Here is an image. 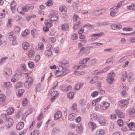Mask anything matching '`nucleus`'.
Here are the masks:
<instances>
[{
    "label": "nucleus",
    "mask_w": 135,
    "mask_h": 135,
    "mask_svg": "<svg viewBox=\"0 0 135 135\" xmlns=\"http://www.w3.org/2000/svg\"><path fill=\"white\" fill-rule=\"evenodd\" d=\"M133 75L132 73H129L127 75L126 71H124L122 74L121 79L123 81H124L126 78H127L130 81H132L134 80Z\"/></svg>",
    "instance_id": "1"
},
{
    "label": "nucleus",
    "mask_w": 135,
    "mask_h": 135,
    "mask_svg": "<svg viewBox=\"0 0 135 135\" xmlns=\"http://www.w3.org/2000/svg\"><path fill=\"white\" fill-rule=\"evenodd\" d=\"M57 13L55 11H52L49 16V17L51 21H55L59 19L57 15Z\"/></svg>",
    "instance_id": "2"
},
{
    "label": "nucleus",
    "mask_w": 135,
    "mask_h": 135,
    "mask_svg": "<svg viewBox=\"0 0 135 135\" xmlns=\"http://www.w3.org/2000/svg\"><path fill=\"white\" fill-rule=\"evenodd\" d=\"M106 9L105 8H103L100 10H96L93 12L92 13L95 16L101 15L105 12Z\"/></svg>",
    "instance_id": "3"
},
{
    "label": "nucleus",
    "mask_w": 135,
    "mask_h": 135,
    "mask_svg": "<svg viewBox=\"0 0 135 135\" xmlns=\"http://www.w3.org/2000/svg\"><path fill=\"white\" fill-rule=\"evenodd\" d=\"M126 89V87L125 84H122L120 85L119 89L120 93H122L123 96L126 95V92L125 91Z\"/></svg>",
    "instance_id": "4"
},
{
    "label": "nucleus",
    "mask_w": 135,
    "mask_h": 135,
    "mask_svg": "<svg viewBox=\"0 0 135 135\" xmlns=\"http://www.w3.org/2000/svg\"><path fill=\"white\" fill-rule=\"evenodd\" d=\"M104 32H102L97 34H93L91 35V36L93 37L91 39V40L93 41L97 39L99 37L101 36L103 34Z\"/></svg>",
    "instance_id": "5"
},
{
    "label": "nucleus",
    "mask_w": 135,
    "mask_h": 135,
    "mask_svg": "<svg viewBox=\"0 0 135 135\" xmlns=\"http://www.w3.org/2000/svg\"><path fill=\"white\" fill-rule=\"evenodd\" d=\"M129 101L128 100H121L118 102L119 105L121 107H124L129 103Z\"/></svg>",
    "instance_id": "6"
},
{
    "label": "nucleus",
    "mask_w": 135,
    "mask_h": 135,
    "mask_svg": "<svg viewBox=\"0 0 135 135\" xmlns=\"http://www.w3.org/2000/svg\"><path fill=\"white\" fill-rule=\"evenodd\" d=\"M6 97L5 95L2 94H0V104L3 105H5Z\"/></svg>",
    "instance_id": "7"
},
{
    "label": "nucleus",
    "mask_w": 135,
    "mask_h": 135,
    "mask_svg": "<svg viewBox=\"0 0 135 135\" xmlns=\"http://www.w3.org/2000/svg\"><path fill=\"white\" fill-rule=\"evenodd\" d=\"M90 51V50H89V48L88 47H83L80 49L79 54L80 52L82 51H83L84 53L85 54H88L89 53Z\"/></svg>",
    "instance_id": "8"
},
{
    "label": "nucleus",
    "mask_w": 135,
    "mask_h": 135,
    "mask_svg": "<svg viewBox=\"0 0 135 135\" xmlns=\"http://www.w3.org/2000/svg\"><path fill=\"white\" fill-rule=\"evenodd\" d=\"M6 120L7 122V123L6 125L7 127L9 128L12 126L13 124V119L10 118L6 119Z\"/></svg>",
    "instance_id": "9"
},
{
    "label": "nucleus",
    "mask_w": 135,
    "mask_h": 135,
    "mask_svg": "<svg viewBox=\"0 0 135 135\" xmlns=\"http://www.w3.org/2000/svg\"><path fill=\"white\" fill-rule=\"evenodd\" d=\"M115 112L118 116L119 117L121 118H123L124 117V114L119 110L117 109L115 111Z\"/></svg>",
    "instance_id": "10"
},
{
    "label": "nucleus",
    "mask_w": 135,
    "mask_h": 135,
    "mask_svg": "<svg viewBox=\"0 0 135 135\" xmlns=\"http://www.w3.org/2000/svg\"><path fill=\"white\" fill-rule=\"evenodd\" d=\"M105 132L104 130L100 129L97 130L95 133L94 135H103Z\"/></svg>",
    "instance_id": "11"
},
{
    "label": "nucleus",
    "mask_w": 135,
    "mask_h": 135,
    "mask_svg": "<svg viewBox=\"0 0 135 135\" xmlns=\"http://www.w3.org/2000/svg\"><path fill=\"white\" fill-rule=\"evenodd\" d=\"M109 104L106 102H103L102 105H100L101 109H105L107 108L109 106Z\"/></svg>",
    "instance_id": "12"
},
{
    "label": "nucleus",
    "mask_w": 135,
    "mask_h": 135,
    "mask_svg": "<svg viewBox=\"0 0 135 135\" xmlns=\"http://www.w3.org/2000/svg\"><path fill=\"white\" fill-rule=\"evenodd\" d=\"M62 116V113L60 111H58L55 113L54 117L55 120H57L61 117Z\"/></svg>",
    "instance_id": "13"
},
{
    "label": "nucleus",
    "mask_w": 135,
    "mask_h": 135,
    "mask_svg": "<svg viewBox=\"0 0 135 135\" xmlns=\"http://www.w3.org/2000/svg\"><path fill=\"white\" fill-rule=\"evenodd\" d=\"M24 126V123L23 122L18 123L16 126V128L18 130H20L22 129Z\"/></svg>",
    "instance_id": "14"
},
{
    "label": "nucleus",
    "mask_w": 135,
    "mask_h": 135,
    "mask_svg": "<svg viewBox=\"0 0 135 135\" xmlns=\"http://www.w3.org/2000/svg\"><path fill=\"white\" fill-rule=\"evenodd\" d=\"M61 30L63 31H67L69 30V25L66 23L61 25Z\"/></svg>",
    "instance_id": "15"
},
{
    "label": "nucleus",
    "mask_w": 135,
    "mask_h": 135,
    "mask_svg": "<svg viewBox=\"0 0 135 135\" xmlns=\"http://www.w3.org/2000/svg\"><path fill=\"white\" fill-rule=\"evenodd\" d=\"M18 74H15L12 76L11 79V81L13 82H15L17 81L18 80Z\"/></svg>",
    "instance_id": "16"
},
{
    "label": "nucleus",
    "mask_w": 135,
    "mask_h": 135,
    "mask_svg": "<svg viewBox=\"0 0 135 135\" xmlns=\"http://www.w3.org/2000/svg\"><path fill=\"white\" fill-rule=\"evenodd\" d=\"M14 32H12L9 33H8V38L10 40L15 39V38L14 37Z\"/></svg>",
    "instance_id": "17"
},
{
    "label": "nucleus",
    "mask_w": 135,
    "mask_h": 135,
    "mask_svg": "<svg viewBox=\"0 0 135 135\" xmlns=\"http://www.w3.org/2000/svg\"><path fill=\"white\" fill-rule=\"evenodd\" d=\"M98 122L101 126H104L105 124V120L102 117L98 118Z\"/></svg>",
    "instance_id": "18"
},
{
    "label": "nucleus",
    "mask_w": 135,
    "mask_h": 135,
    "mask_svg": "<svg viewBox=\"0 0 135 135\" xmlns=\"http://www.w3.org/2000/svg\"><path fill=\"white\" fill-rule=\"evenodd\" d=\"M89 127L91 130H94L96 127V125L93 122H90L88 123Z\"/></svg>",
    "instance_id": "19"
},
{
    "label": "nucleus",
    "mask_w": 135,
    "mask_h": 135,
    "mask_svg": "<svg viewBox=\"0 0 135 135\" xmlns=\"http://www.w3.org/2000/svg\"><path fill=\"white\" fill-rule=\"evenodd\" d=\"M12 70L9 68L5 69L4 70V73L6 75H10L12 74Z\"/></svg>",
    "instance_id": "20"
},
{
    "label": "nucleus",
    "mask_w": 135,
    "mask_h": 135,
    "mask_svg": "<svg viewBox=\"0 0 135 135\" xmlns=\"http://www.w3.org/2000/svg\"><path fill=\"white\" fill-rule=\"evenodd\" d=\"M29 43L28 42H24L22 43V46L23 49L26 50L29 47Z\"/></svg>",
    "instance_id": "21"
},
{
    "label": "nucleus",
    "mask_w": 135,
    "mask_h": 135,
    "mask_svg": "<svg viewBox=\"0 0 135 135\" xmlns=\"http://www.w3.org/2000/svg\"><path fill=\"white\" fill-rule=\"evenodd\" d=\"M129 114L131 117L135 116V107L133 108L129 112Z\"/></svg>",
    "instance_id": "22"
},
{
    "label": "nucleus",
    "mask_w": 135,
    "mask_h": 135,
    "mask_svg": "<svg viewBox=\"0 0 135 135\" xmlns=\"http://www.w3.org/2000/svg\"><path fill=\"white\" fill-rule=\"evenodd\" d=\"M118 12V10L117 9L115 8L112 10L110 12V15L112 17L114 16L116 13Z\"/></svg>",
    "instance_id": "23"
},
{
    "label": "nucleus",
    "mask_w": 135,
    "mask_h": 135,
    "mask_svg": "<svg viewBox=\"0 0 135 135\" xmlns=\"http://www.w3.org/2000/svg\"><path fill=\"white\" fill-rule=\"evenodd\" d=\"M51 94L52 96H53L54 95L57 96L58 94V93L57 91H54L52 92V90L51 89L49 90V95L50 94Z\"/></svg>",
    "instance_id": "24"
},
{
    "label": "nucleus",
    "mask_w": 135,
    "mask_h": 135,
    "mask_svg": "<svg viewBox=\"0 0 135 135\" xmlns=\"http://www.w3.org/2000/svg\"><path fill=\"white\" fill-rule=\"evenodd\" d=\"M24 91V90L23 89H20L18 90L17 92V94L18 96L21 97Z\"/></svg>",
    "instance_id": "25"
},
{
    "label": "nucleus",
    "mask_w": 135,
    "mask_h": 135,
    "mask_svg": "<svg viewBox=\"0 0 135 135\" xmlns=\"http://www.w3.org/2000/svg\"><path fill=\"white\" fill-rule=\"evenodd\" d=\"M30 110H28L26 112L24 113L22 116V119H25L29 114L31 113Z\"/></svg>",
    "instance_id": "26"
},
{
    "label": "nucleus",
    "mask_w": 135,
    "mask_h": 135,
    "mask_svg": "<svg viewBox=\"0 0 135 135\" xmlns=\"http://www.w3.org/2000/svg\"><path fill=\"white\" fill-rule=\"evenodd\" d=\"M7 112L8 114L10 115L14 112V109L11 107H9L7 109Z\"/></svg>",
    "instance_id": "27"
},
{
    "label": "nucleus",
    "mask_w": 135,
    "mask_h": 135,
    "mask_svg": "<svg viewBox=\"0 0 135 135\" xmlns=\"http://www.w3.org/2000/svg\"><path fill=\"white\" fill-rule=\"evenodd\" d=\"M11 86V83L9 82L4 83L3 86L6 88H9Z\"/></svg>",
    "instance_id": "28"
},
{
    "label": "nucleus",
    "mask_w": 135,
    "mask_h": 135,
    "mask_svg": "<svg viewBox=\"0 0 135 135\" xmlns=\"http://www.w3.org/2000/svg\"><path fill=\"white\" fill-rule=\"evenodd\" d=\"M98 24L99 26H104L108 25L109 24V23L108 21H104L102 22L98 23Z\"/></svg>",
    "instance_id": "29"
},
{
    "label": "nucleus",
    "mask_w": 135,
    "mask_h": 135,
    "mask_svg": "<svg viewBox=\"0 0 135 135\" xmlns=\"http://www.w3.org/2000/svg\"><path fill=\"white\" fill-rule=\"evenodd\" d=\"M76 115L75 114L72 113L69 114L68 116V120L71 121H72L73 120V117H75Z\"/></svg>",
    "instance_id": "30"
},
{
    "label": "nucleus",
    "mask_w": 135,
    "mask_h": 135,
    "mask_svg": "<svg viewBox=\"0 0 135 135\" xmlns=\"http://www.w3.org/2000/svg\"><path fill=\"white\" fill-rule=\"evenodd\" d=\"M30 33V31L26 29L22 33V35L23 36H25L29 34Z\"/></svg>",
    "instance_id": "31"
},
{
    "label": "nucleus",
    "mask_w": 135,
    "mask_h": 135,
    "mask_svg": "<svg viewBox=\"0 0 135 135\" xmlns=\"http://www.w3.org/2000/svg\"><path fill=\"white\" fill-rule=\"evenodd\" d=\"M63 73V70H57L56 72L55 73L56 76H59L60 75H62Z\"/></svg>",
    "instance_id": "32"
},
{
    "label": "nucleus",
    "mask_w": 135,
    "mask_h": 135,
    "mask_svg": "<svg viewBox=\"0 0 135 135\" xmlns=\"http://www.w3.org/2000/svg\"><path fill=\"white\" fill-rule=\"evenodd\" d=\"M32 84L26 81L25 83V86L27 88H29L32 85Z\"/></svg>",
    "instance_id": "33"
},
{
    "label": "nucleus",
    "mask_w": 135,
    "mask_h": 135,
    "mask_svg": "<svg viewBox=\"0 0 135 135\" xmlns=\"http://www.w3.org/2000/svg\"><path fill=\"white\" fill-rule=\"evenodd\" d=\"M78 129L80 133H81L83 131V126L82 125L80 124H79L78 125Z\"/></svg>",
    "instance_id": "34"
},
{
    "label": "nucleus",
    "mask_w": 135,
    "mask_h": 135,
    "mask_svg": "<svg viewBox=\"0 0 135 135\" xmlns=\"http://www.w3.org/2000/svg\"><path fill=\"white\" fill-rule=\"evenodd\" d=\"M127 8L129 10L135 9V4H133L131 5L127 6Z\"/></svg>",
    "instance_id": "35"
},
{
    "label": "nucleus",
    "mask_w": 135,
    "mask_h": 135,
    "mask_svg": "<svg viewBox=\"0 0 135 135\" xmlns=\"http://www.w3.org/2000/svg\"><path fill=\"white\" fill-rule=\"evenodd\" d=\"M7 59V57H3L0 59V65H2L5 63L6 62V60Z\"/></svg>",
    "instance_id": "36"
},
{
    "label": "nucleus",
    "mask_w": 135,
    "mask_h": 135,
    "mask_svg": "<svg viewBox=\"0 0 135 135\" xmlns=\"http://www.w3.org/2000/svg\"><path fill=\"white\" fill-rule=\"evenodd\" d=\"M90 118L92 120H95L97 118V115L96 114H92L91 115Z\"/></svg>",
    "instance_id": "37"
},
{
    "label": "nucleus",
    "mask_w": 135,
    "mask_h": 135,
    "mask_svg": "<svg viewBox=\"0 0 135 135\" xmlns=\"http://www.w3.org/2000/svg\"><path fill=\"white\" fill-rule=\"evenodd\" d=\"M98 62V60L95 59H93L90 61L91 65H94L96 64Z\"/></svg>",
    "instance_id": "38"
},
{
    "label": "nucleus",
    "mask_w": 135,
    "mask_h": 135,
    "mask_svg": "<svg viewBox=\"0 0 135 135\" xmlns=\"http://www.w3.org/2000/svg\"><path fill=\"white\" fill-rule=\"evenodd\" d=\"M52 52L51 51L49 50H47L45 51V54L46 56H49L51 55Z\"/></svg>",
    "instance_id": "39"
},
{
    "label": "nucleus",
    "mask_w": 135,
    "mask_h": 135,
    "mask_svg": "<svg viewBox=\"0 0 135 135\" xmlns=\"http://www.w3.org/2000/svg\"><path fill=\"white\" fill-rule=\"evenodd\" d=\"M68 61L65 59H63L60 61V63L62 65H65L66 64H68Z\"/></svg>",
    "instance_id": "40"
},
{
    "label": "nucleus",
    "mask_w": 135,
    "mask_h": 135,
    "mask_svg": "<svg viewBox=\"0 0 135 135\" xmlns=\"http://www.w3.org/2000/svg\"><path fill=\"white\" fill-rule=\"evenodd\" d=\"M74 95V92H70L68 94L67 97L69 99H71L73 98Z\"/></svg>",
    "instance_id": "41"
},
{
    "label": "nucleus",
    "mask_w": 135,
    "mask_h": 135,
    "mask_svg": "<svg viewBox=\"0 0 135 135\" xmlns=\"http://www.w3.org/2000/svg\"><path fill=\"white\" fill-rule=\"evenodd\" d=\"M115 75V73L113 71H111L108 75V77H110L111 78H114Z\"/></svg>",
    "instance_id": "42"
},
{
    "label": "nucleus",
    "mask_w": 135,
    "mask_h": 135,
    "mask_svg": "<svg viewBox=\"0 0 135 135\" xmlns=\"http://www.w3.org/2000/svg\"><path fill=\"white\" fill-rule=\"evenodd\" d=\"M114 80V78H111L110 77H108L107 79V81L108 83H112Z\"/></svg>",
    "instance_id": "43"
},
{
    "label": "nucleus",
    "mask_w": 135,
    "mask_h": 135,
    "mask_svg": "<svg viewBox=\"0 0 135 135\" xmlns=\"http://www.w3.org/2000/svg\"><path fill=\"white\" fill-rule=\"evenodd\" d=\"M28 65L29 68H34V64L33 62L29 61L28 63Z\"/></svg>",
    "instance_id": "44"
},
{
    "label": "nucleus",
    "mask_w": 135,
    "mask_h": 135,
    "mask_svg": "<svg viewBox=\"0 0 135 135\" xmlns=\"http://www.w3.org/2000/svg\"><path fill=\"white\" fill-rule=\"evenodd\" d=\"M117 123L118 125L120 127L122 126L123 125L122 120L121 119H119L118 120Z\"/></svg>",
    "instance_id": "45"
},
{
    "label": "nucleus",
    "mask_w": 135,
    "mask_h": 135,
    "mask_svg": "<svg viewBox=\"0 0 135 135\" xmlns=\"http://www.w3.org/2000/svg\"><path fill=\"white\" fill-rule=\"evenodd\" d=\"M71 109L73 110H75L77 109V105L75 103L73 104L71 107Z\"/></svg>",
    "instance_id": "46"
},
{
    "label": "nucleus",
    "mask_w": 135,
    "mask_h": 135,
    "mask_svg": "<svg viewBox=\"0 0 135 135\" xmlns=\"http://www.w3.org/2000/svg\"><path fill=\"white\" fill-rule=\"evenodd\" d=\"M23 85V83H17L16 85V88H19L22 87Z\"/></svg>",
    "instance_id": "47"
},
{
    "label": "nucleus",
    "mask_w": 135,
    "mask_h": 135,
    "mask_svg": "<svg viewBox=\"0 0 135 135\" xmlns=\"http://www.w3.org/2000/svg\"><path fill=\"white\" fill-rule=\"evenodd\" d=\"M22 14H24L25 12H27L28 11V9L26 6V5L24 6L23 7H22Z\"/></svg>",
    "instance_id": "48"
},
{
    "label": "nucleus",
    "mask_w": 135,
    "mask_h": 135,
    "mask_svg": "<svg viewBox=\"0 0 135 135\" xmlns=\"http://www.w3.org/2000/svg\"><path fill=\"white\" fill-rule=\"evenodd\" d=\"M34 53L35 52H34L33 50H30L29 51V56L32 57L34 55Z\"/></svg>",
    "instance_id": "49"
},
{
    "label": "nucleus",
    "mask_w": 135,
    "mask_h": 135,
    "mask_svg": "<svg viewBox=\"0 0 135 135\" xmlns=\"http://www.w3.org/2000/svg\"><path fill=\"white\" fill-rule=\"evenodd\" d=\"M26 6L28 10V9L30 10L32 9L33 8V6L32 4H29L27 5H26Z\"/></svg>",
    "instance_id": "50"
},
{
    "label": "nucleus",
    "mask_w": 135,
    "mask_h": 135,
    "mask_svg": "<svg viewBox=\"0 0 135 135\" xmlns=\"http://www.w3.org/2000/svg\"><path fill=\"white\" fill-rule=\"evenodd\" d=\"M98 91H95L92 93L91 94V96L92 97H95L98 95Z\"/></svg>",
    "instance_id": "51"
},
{
    "label": "nucleus",
    "mask_w": 135,
    "mask_h": 135,
    "mask_svg": "<svg viewBox=\"0 0 135 135\" xmlns=\"http://www.w3.org/2000/svg\"><path fill=\"white\" fill-rule=\"evenodd\" d=\"M71 88L72 87L70 85H69L67 86L65 89L62 90V91H67L69 90H71Z\"/></svg>",
    "instance_id": "52"
},
{
    "label": "nucleus",
    "mask_w": 135,
    "mask_h": 135,
    "mask_svg": "<svg viewBox=\"0 0 135 135\" xmlns=\"http://www.w3.org/2000/svg\"><path fill=\"white\" fill-rule=\"evenodd\" d=\"M38 47L41 50L43 49L44 45V44L41 42L39 43L38 45Z\"/></svg>",
    "instance_id": "53"
},
{
    "label": "nucleus",
    "mask_w": 135,
    "mask_h": 135,
    "mask_svg": "<svg viewBox=\"0 0 135 135\" xmlns=\"http://www.w3.org/2000/svg\"><path fill=\"white\" fill-rule=\"evenodd\" d=\"M21 18V17L18 15H16L14 18V19L16 21L20 20Z\"/></svg>",
    "instance_id": "54"
},
{
    "label": "nucleus",
    "mask_w": 135,
    "mask_h": 135,
    "mask_svg": "<svg viewBox=\"0 0 135 135\" xmlns=\"http://www.w3.org/2000/svg\"><path fill=\"white\" fill-rule=\"evenodd\" d=\"M123 30L124 31H130L132 30V28L131 27L124 28H123Z\"/></svg>",
    "instance_id": "55"
},
{
    "label": "nucleus",
    "mask_w": 135,
    "mask_h": 135,
    "mask_svg": "<svg viewBox=\"0 0 135 135\" xmlns=\"http://www.w3.org/2000/svg\"><path fill=\"white\" fill-rule=\"evenodd\" d=\"M79 23L75 24L73 26V28L74 29H78L80 26V22H79Z\"/></svg>",
    "instance_id": "56"
},
{
    "label": "nucleus",
    "mask_w": 135,
    "mask_h": 135,
    "mask_svg": "<svg viewBox=\"0 0 135 135\" xmlns=\"http://www.w3.org/2000/svg\"><path fill=\"white\" fill-rule=\"evenodd\" d=\"M74 73L77 75H83L84 73V72H80L75 71L74 72Z\"/></svg>",
    "instance_id": "57"
},
{
    "label": "nucleus",
    "mask_w": 135,
    "mask_h": 135,
    "mask_svg": "<svg viewBox=\"0 0 135 135\" xmlns=\"http://www.w3.org/2000/svg\"><path fill=\"white\" fill-rule=\"evenodd\" d=\"M27 100L26 99H25L23 100L22 102V105L24 106H26V105L27 104Z\"/></svg>",
    "instance_id": "58"
},
{
    "label": "nucleus",
    "mask_w": 135,
    "mask_h": 135,
    "mask_svg": "<svg viewBox=\"0 0 135 135\" xmlns=\"http://www.w3.org/2000/svg\"><path fill=\"white\" fill-rule=\"evenodd\" d=\"M46 5L49 6H50L52 4L51 0H49L47 2Z\"/></svg>",
    "instance_id": "59"
},
{
    "label": "nucleus",
    "mask_w": 135,
    "mask_h": 135,
    "mask_svg": "<svg viewBox=\"0 0 135 135\" xmlns=\"http://www.w3.org/2000/svg\"><path fill=\"white\" fill-rule=\"evenodd\" d=\"M26 81L32 84L33 82V79L32 78L30 77L28 78Z\"/></svg>",
    "instance_id": "60"
},
{
    "label": "nucleus",
    "mask_w": 135,
    "mask_h": 135,
    "mask_svg": "<svg viewBox=\"0 0 135 135\" xmlns=\"http://www.w3.org/2000/svg\"><path fill=\"white\" fill-rule=\"evenodd\" d=\"M43 115V113H41L38 116L37 118V120H41L42 118Z\"/></svg>",
    "instance_id": "61"
},
{
    "label": "nucleus",
    "mask_w": 135,
    "mask_h": 135,
    "mask_svg": "<svg viewBox=\"0 0 135 135\" xmlns=\"http://www.w3.org/2000/svg\"><path fill=\"white\" fill-rule=\"evenodd\" d=\"M79 18L78 16L76 15H74L73 17V20L74 21L76 22L78 19Z\"/></svg>",
    "instance_id": "62"
},
{
    "label": "nucleus",
    "mask_w": 135,
    "mask_h": 135,
    "mask_svg": "<svg viewBox=\"0 0 135 135\" xmlns=\"http://www.w3.org/2000/svg\"><path fill=\"white\" fill-rule=\"evenodd\" d=\"M71 38L72 40H76L77 38V37L75 34H73L71 35Z\"/></svg>",
    "instance_id": "63"
},
{
    "label": "nucleus",
    "mask_w": 135,
    "mask_h": 135,
    "mask_svg": "<svg viewBox=\"0 0 135 135\" xmlns=\"http://www.w3.org/2000/svg\"><path fill=\"white\" fill-rule=\"evenodd\" d=\"M39 131L37 130H35L34 131V132L33 133V135H39Z\"/></svg>",
    "instance_id": "64"
}]
</instances>
